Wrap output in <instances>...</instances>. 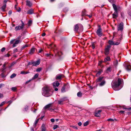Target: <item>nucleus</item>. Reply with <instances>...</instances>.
Here are the masks:
<instances>
[{"label":"nucleus","mask_w":131,"mask_h":131,"mask_svg":"<svg viewBox=\"0 0 131 131\" xmlns=\"http://www.w3.org/2000/svg\"><path fill=\"white\" fill-rule=\"evenodd\" d=\"M42 95L46 97H48L52 94V92L51 90L50 87L47 86L43 87L42 89Z\"/></svg>","instance_id":"1"},{"label":"nucleus","mask_w":131,"mask_h":131,"mask_svg":"<svg viewBox=\"0 0 131 131\" xmlns=\"http://www.w3.org/2000/svg\"><path fill=\"white\" fill-rule=\"evenodd\" d=\"M123 81V80L120 78L118 79V82L113 81L112 83V87L115 90H118L120 89L118 88L119 85L121 84Z\"/></svg>","instance_id":"2"},{"label":"nucleus","mask_w":131,"mask_h":131,"mask_svg":"<svg viewBox=\"0 0 131 131\" xmlns=\"http://www.w3.org/2000/svg\"><path fill=\"white\" fill-rule=\"evenodd\" d=\"M103 79V77L101 76L97 79L96 82L99 86L102 87L104 86L106 82Z\"/></svg>","instance_id":"3"},{"label":"nucleus","mask_w":131,"mask_h":131,"mask_svg":"<svg viewBox=\"0 0 131 131\" xmlns=\"http://www.w3.org/2000/svg\"><path fill=\"white\" fill-rule=\"evenodd\" d=\"M112 6L115 11L114 13L112 14L113 17L114 18L116 19L118 17V11L119 10L120 7L119 6H116L114 4H113Z\"/></svg>","instance_id":"4"},{"label":"nucleus","mask_w":131,"mask_h":131,"mask_svg":"<svg viewBox=\"0 0 131 131\" xmlns=\"http://www.w3.org/2000/svg\"><path fill=\"white\" fill-rule=\"evenodd\" d=\"M83 29L82 25L81 24H76L75 25L74 27V30L75 32H78V30L80 31H82Z\"/></svg>","instance_id":"5"},{"label":"nucleus","mask_w":131,"mask_h":131,"mask_svg":"<svg viewBox=\"0 0 131 131\" xmlns=\"http://www.w3.org/2000/svg\"><path fill=\"white\" fill-rule=\"evenodd\" d=\"M22 24L21 26L18 25L16 26L15 28V31H17L23 29L25 26V24L23 21L21 20Z\"/></svg>","instance_id":"6"},{"label":"nucleus","mask_w":131,"mask_h":131,"mask_svg":"<svg viewBox=\"0 0 131 131\" xmlns=\"http://www.w3.org/2000/svg\"><path fill=\"white\" fill-rule=\"evenodd\" d=\"M122 38H120L117 40V42H114L113 41L111 40H109L108 41V43L110 45H118L120 43L121 40H122Z\"/></svg>","instance_id":"7"},{"label":"nucleus","mask_w":131,"mask_h":131,"mask_svg":"<svg viewBox=\"0 0 131 131\" xmlns=\"http://www.w3.org/2000/svg\"><path fill=\"white\" fill-rule=\"evenodd\" d=\"M59 84V83L57 81H55L53 83V88L56 91H57L58 90V89L57 88L58 87Z\"/></svg>","instance_id":"8"},{"label":"nucleus","mask_w":131,"mask_h":131,"mask_svg":"<svg viewBox=\"0 0 131 131\" xmlns=\"http://www.w3.org/2000/svg\"><path fill=\"white\" fill-rule=\"evenodd\" d=\"M124 24L123 23L121 22L117 26L118 30V31H122L123 29Z\"/></svg>","instance_id":"9"},{"label":"nucleus","mask_w":131,"mask_h":131,"mask_svg":"<svg viewBox=\"0 0 131 131\" xmlns=\"http://www.w3.org/2000/svg\"><path fill=\"white\" fill-rule=\"evenodd\" d=\"M20 38L21 37L19 36L18 38L17 39H16L15 40V42L13 45V47H15L16 46V45L18 44L20 42Z\"/></svg>","instance_id":"10"},{"label":"nucleus","mask_w":131,"mask_h":131,"mask_svg":"<svg viewBox=\"0 0 131 131\" xmlns=\"http://www.w3.org/2000/svg\"><path fill=\"white\" fill-rule=\"evenodd\" d=\"M97 34L100 37H101L102 35V30L100 27L96 31Z\"/></svg>","instance_id":"11"},{"label":"nucleus","mask_w":131,"mask_h":131,"mask_svg":"<svg viewBox=\"0 0 131 131\" xmlns=\"http://www.w3.org/2000/svg\"><path fill=\"white\" fill-rule=\"evenodd\" d=\"M67 100V98L64 97L62 98L58 101V103L60 105L63 104H64V102Z\"/></svg>","instance_id":"12"},{"label":"nucleus","mask_w":131,"mask_h":131,"mask_svg":"<svg viewBox=\"0 0 131 131\" xmlns=\"http://www.w3.org/2000/svg\"><path fill=\"white\" fill-rule=\"evenodd\" d=\"M111 47L110 45H108L105 49V54L106 55H108L109 53V50Z\"/></svg>","instance_id":"13"},{"label":"nucleus","mask_w":131,"mask_h":131,"mask_svg":"<svg viewBox=\"0 0 131 131\" xmlns=\"http://www.w3.org/2000/svg\"><path fill=\"white\" fill-rule=\"evenodd\" d=\"M40 60H38L36 61L31 62V64L33 66H37L39 65L40 64Z\"/></svg>","instance_id":"14"},{"label":"nucleus","mask_w":131,"mask_h":131,"mask_svg":"<svg viewBox=\"0 0 131 131\" xmlns=\"http://www.w3.org/2000/svg\"><path fill=\"white\" fill-rule=\"evenodd\" d=\"M102 111L101 110H99L97 111L96 110L95 115L96 117H99L100 115V113Z\"/></svg>","instance_id":"15"},{"label":"nucleus","mask_w":131,"mask_h":131,"mask_svg":"<svg viewBox=\"0 0 131 131\" xmlns=\"http://www.w3.org/2000/svg\"><path fill=\"white\" fill-rule=\"evenodd\" d=\"M64 77L63 75L61 74H59L57 75L56 76V79L58 80L61 79L62 78Z\"/></svg>","instance_id":"16"},{"label":"nucleus","mask_w":131,"mask_h":131,"mask_svg":"<svg viewBox=\"0 0 131 131\" xmlns=\"http://www.w3.org/2000/svg\"><path fill=\"white\" fill-rule=\"evenodd\" d=\"M34 13V10L32 9H31L28 10L27 12V14H31Z\"/></svg>","instance_id":"17"},{"label":"nucleus","mask_w":131,"mask_h":131,"mask_svg":"<svg viewBox=\"0 0 131 131\" xmlns=\"http://www.w3.org/2000/svg\"><path fill=\"white\" fill-rule=\"evenodd\" d=\"M26 5L29 6V7H31L32 5V4L30 2V1H26Z\"/></svg>","instance_id":"18"},{"label":"nucleus","mask_w":131,"mask_h":131,"mask_svg":"<svg viewBox=\"0 0 131 131\" xmlns=\"http://www.w3.org/2000/svg\"><path fill=\"white\" fill-rule=\"evenodd\" d=\"M35 49L34 48H32L30 50V52L29 54H32L34 53L35 51Z\"/></svg>","instance_id":"19"},{"label":"nucleus","mask_w":131,"mask_h":131,"mask_svg":"<svg viewBox=\"0 0 131 131\" xmlns=\"http://www.w3.org/2000/svg\"><path fill=\"white\" fill-rule=\"evenodd\" d=\"M46 129L45 128V125L44 124H43L42 126L41 131H46Z\"/></svg>","instance_id":"20"},{"label":"nucleus","mask_w":131,"mask_h":131,"mask_svg":"<svg viewBox=\"0 0 131 131\" xmlns=\"http://www.w3.org/2000/svg\"><path fill=\"white\" fill-rule=\"evenodd\" d=\"M126 69L127 70L129 71L131 70V67L130 65H127L126 66Z\"/></svg>","instance_id":"21"},{"label":"nucleus","mask_w":131,"mask_h":131,"mask_svg":"<svg viewBox=\"0 0 131 131\" xmlns=\"http://www.w3.org/2000/svg\"><path fill=\"white\" fill-rule=\"evenodd\" d=\"M102 72V70H100L96 73V76L97 77H99L101 75Z\"/></svg>","instance_id":"22"},{"label":"nucleus","mask_w":131,"mask_h":131,"mask_svg":"<svg viewBox=\"0 0 131 131\" xmlns=\"http://www.w3.org/2000/svg\"><path fill=\"white\" fill-rule=\"evenodd\" d=\"M6 4H5L4 5H3L1 9L3 11H5V9L6 8Z\"/></svg>","instance_id":"23"},{"label":"nucleus","mask_w":131,"mask_h":131,"mask_svg":"<svg viewBox=\"0 0 131 131\" xmlns=\"http://www.w3.org/2000/svg\"><path fill=\"white\" fill-rule=\"evenodd\" d=\"M110 58L109 57H107L104 59V62H106L107 61H110Z\"/></svg>","instance_id":"24"},{"label":"nucleus","mask_w":131,"mask_h":131,"mask_svg":"<svg viewBox=\"0 0 131 131\" xmlns=\"http://www.w3.org/2000/svg\"><path fill=\"white\" fill-rule=\"evenodd\" d=\"M39 75L38 73H36L35 74L34 77L32 78V79H34L37 78L38 77Z\"/></svg>","instance_id":"25"},{"label":"nucleus","mask_w":131,"mask_h":131,"mask_svg":"<svg viewBox=\"0 0 131 131\" xmlns=\"http://www.w3.org/2000/svg\"><path fill=\"white\" fill-rule=\"evenodd\" d=\"M77 95L79 97H81L82 96V93L80 92H79L77 94Z\"/></svg>","instance_id":"26"},{"label":"nucleus","mask_w":131,"mask_h":131,"mask_svg":"<svg viewBox=\"0 0 131 131\" xmlns=\"http://www.w3.org/2000/svg\"><path fill=\"white\" fill-rule=\"evenodd\" d=\"M51 105L50 104L47 105L45 106L44 107V109H46L47 108H49L50 107Z\"/></svg>","instance_id":"27"},{"label":"nucleus","mask_w":131,"mask_h":131,"mask_svg":"<svg viewBox=\"0 0 131 131\" xmlns=\"http://www.w3.org/2000/svg\"><path fill=\"white\" fill-rule=\"evenodd\" d=\"M29 73L28 72H25L24 71H21L20 72V74H26Z\"/></svg>","instance_id":"28"},{"label":"nucleus","mask_w":131,"mask_h":131,"mask_svg":"<svg viewBox=\"0 0 131 131\" xmlns=\"http://www.w3.org/2000/svg\"><path fill=\"white\" fill-rule=\"evenodd\" d=\"M55 46L54 45H53L52 44H50L49 45V47H48L49 48H53V47H54Z\"/></svg>","instance_id":"29"},{"label":"nucleus","mask_w":131,"mask_h":131,"mask_svg":"<svg viewBox=\"0 0 131 131\" xmlns=\"http://www.w3.org/2000/svg\"><path fill=\"white\" fill-rule=\"evenodd\" d=\"M16 74L15 73L13 74L10 76V78L12 79L16 76Z\"/></svg>","instance_id":"30"},{"label":"nucleus","mask_w":131,"mask_h":131,"mask_svg":"<svg viewBox=\"0 0 131 131\" xmlns=\"http://www.w3.org/2000/svg\"><path fill=\"white\" fill-rule=\"evenodd\" d=\"M85 10H84L82 12V16H84V15H86V13H85Z\"/></svg>","instance_id":"31"},{"label":"nucleus","mask_w":131,"mask_h":131,"mask_svg":"<svg viewBox=\"0 0 131 131\" xmlns=\"http://www.w3.org/2000/svg\"><path fill=\"white\" fill-rule=\"evenodd\" d=\"M118 61L117 60H116L114 62V65L115 66H117L118 64Z\"/></svg>","instance_id":"32"},{"label":"nucleus","mask_w":131,"mask_h":131,"mask_svg":"<svg viewBox=\"0 0 131 131\" xmlns=\"http://www.w3.org/2000/svg\"><path fill=\"white\" fill-rule=\"evenodd\" d=\"M116 120V119H113L111 118H109L107 119V121H108L113 122L114 121V120Z\"/></svg>","instance_id":"33"},{"label":"nucleus","mask_w":131,"mask_h":131,"mask_svg":"<svg viewBox=\"0 0 131 131\" xmlns=\"http://www.w3.org/2000/svg\"><path fill=\"white\" fill-rule=\"evenodd\" d=\"M61 91L62 92H64L65 91V87L64 86H63L61 89Z\"/></svg>","instance_id":"34"},{"label":"nucleus","mask_w":131,"mask_h":131,"mask_svg":"<svg viewBox=\"0 0 131 131\" xmlns=\"http://www.w3.org/2000/svg\"><path fill=\"white\" fill-rule=\"evenodd\" d=\"M58 127V126L57 125H55L53 127V129L54 130H55Z\"/></svg>","instance_id":"35"},{"label":"nucleus","mask_w":131,"mask_h":131,"mask_svg":"<svg viewBox=\"0 0 131 131\" xmlns=\"http://www.w3.org/2000/svg\"><path fill=\"white\" fill-rule=\"evenodd\" d=\"M89 124V122L88 121H86L84 124V126H86L88 125Z\"/></svg>","instance_id":"36"},{"label":"nucleus","mask_w":131,"mask_h":131,"mask_svg":"<svg viewBox=\"0 0 131 131\" xmlns=\"http://www.w3.org/2000/svg\"><path fill=\"white\" fill-rule=\"evenodd\" d=\"M16 87H13L11 88V90L12 91H15L16 90Z\"/></svg>","instance_id":"37"},{"label":"nucleus","mask_w":131,"mask_h":131,"mask_svg":"<svg viewBox=\"0 0 131 131\" xmlns=\"http://www.w3.org/2000/svg\"><path fill=\"white\" fill-rule=\"evenodd\" d=\"M41 69L40 68H37L36 70V71L37 72H39L41 71Z\"/></svg>","instance_id":"38"},{"label":"nucleus","mask_w":131,"mask_h":131,"mask_svg":"<svg viewBox=\"0 0 131 131\" xmlns=\"http://www.w3.org/2000/svg\"><path fill=\"white\" fill-rule=\"evenodd\" d=\"M121 15L122 17L123 18H124V13L123 12L121 13Z\"/></svg>","instance_id":"39"},{"label":"nucleus","mask_w":131,"mask_h":131,"mask_svg":"<svg viewBox=\"0 0 131 131\" xmlns=\"http://www.w3.org/2000/svg\"><path fill=\"white\" fill-rule=\"evenodd\" d=\"M5 102L4 101L2 102L1 104H0V107L2 106L3 105H4L5 103Z\"/></svg>","instance_id":"40"},{"label":"nucleus","mask_w":131,"mask_h":131,"mask_svg":"<svg viewBox=\"0 0 131 131\" xmlns=\"http://www.w3.org/2000/svg\"><path fill=\"white\" fill-rule=\"evenodd\" d=\"M71 126L75 129H78V128H77V127L75 126Z\"/></svg>","instance_id":"41"},{"label":"nucleus","mask_w":131,"mask_h":131,"mask_svg":"<svg viewBox=\"0 0 131 131\" xmlns=\"http://www.w3.org/2000/svg\"><path fill=\"white\" fill-rule=\"evenodd\" d=\"M32 23V21L31 20H30L28 21V24L29 25H30Z\"/></svg>","instance_id":"42"},{"label":"nucleus","mask_w":131,"mask_h":131,"mask_svg":"<svg viewBox=\"0 0 131 131\" xmlns=\"http://www.w3.org/2000/svg\"><path fill=\"white\" fill-rule=\"evenodd\" d=\"M5 48L3 47L1 49V51L2 52H3L5 50Z\"/></svg>","instance_id":"43"},{"label":"nucleus","mask_w":131,"mask_h":131,"mask_svg":"<svg viewBox=\"0 0 131 131\" xmlns=\"http://www.w3.org/2000/svg\"><path fill=\"white\" fill-rule=\"evenodd\" d=\"M12 10H9L8 12V14L9 15H10L12 13Z\"/></svg>","instance_id":"44"},{"label":"nucleus","mask_w":131,"mask_h":131,"mask_svg":"<svg viewBox=\"0 0 131 131\" xmlns=\"http://www.w3.org/2000/svg\"><path fill=\"white\" fill-rule=\"evenodd\" d=\"M39 119H37V120H36L35 122V124L36 125V124L38 122V121H39Z\"/></svg>","instance_id":"45"},{"label":"nucleus","mask_w":131,"mask_h":131,"mask_svg":"<svg viewBox=\"0 0 131 131\" xmlns=\"http://www.w3.org/2000/svg\"><path fill=\"white\" fill-rule=\"evenodd\" d=\"M50 121L52 123H53L54 122V119L53 118H52L50 119Z\"/></svg>","instance_id":"46"},{"label":"nucleus","mask_w":131,"mask_h":131,"mask_svg":"<svg viewBox=\"0 0 131 131\" xmlns=\"http://www.w3.org/2000/svg\"><path fill=\"white\" fill-rule=\"evenodd\" d=\"M4 85L3 84H0V88H1L3 86H4Z\"/></svg>","instance_id":"47"},{"label":"nucleus","mask_w":131,"mask_h":131,"mask_svg":"<svg viewBox=\"0 0 131 131\" xmlns=\"http://www.w3.org/2000/svg\"><path fill=\"white\" fill-rule=\"evenodd\" d=\"M21 8L20 7H19L18 9H17V12H19L21 10Z\"/></svg>","instance_id":"48"},{"label":"nucleus","mask_w":131,"mask_h":131,"mask_svg":"<svg viewBox=\"0 0 131 131\" xmlns=\"http://www.w3.org/2000/svg\"><path fill=\"white\" fill-rule=\"evenodd\" d=\"M111 3H113L114 2L115 0H108Z\"/></svg>","instance_id":"49"},{"label":"nucleus","mask_w":131,"mask_h":131,"mask_svg":"<svg viewBox=\"0 0 131 131\" xmlns=\"http://www.w3.org/2000/svg\"><path fill=\"white\" fill-rule=\"evenodd\" d=\"M15 40V39H13V40H12L10 41V43H11V44H12V43H13L14 42V40Z\"/></svg>","instance_id":"50"},{"label":"nucleus","mask_w":131,"mask_h":131,"mask_svg":"<svg viewBox=\"0 0 131 131\" xmlns=\"http://www.w3.org/2000/svg\"><path fill=\"white\" fill-rule=\"evenodd\" d=\"M102 61H99V63H98L99 65L100 66H101V64L102 63Z\"/></svg>","instance_id":"51"},{"label":"nucleus","mask_w":131,"mask_h":131,"mask_svg":"<svg viewBox=\"0 0 131 131\" xmlns=\"http://www.w3.org/2000/svg\"><path fill=\"white\" fill-rule=\"evenodd\" d=\"M3 97V94H2L0 93V98Z\"/></svg>","instance_id":"52"},{"label":"nucleus","mask_w":131,"mask_h":131,"mask_svg":"<svg viewBox=\"0 0 131 131\" xmlns=\"http://www.w3.org/2000/svg\"><path fill=\"white\" fill-rule=\"evenodd\" d=\"M78 124L79 126H81L82 125V123L81 122H80L78 123Z\"/></svg>","instance_id":"53"},{"label":"nucleus","mask_w":131,"mask_h":131,"mask_svg":"<svg viewBox=\"0 0 131 131\" xmlns=\"http://www.w3.org/2000/svg\"><path fill=\"white\" fill-rule=\"evenodd\" d=\"M50 55V54L49 53H47L45 54V55H46L47 57L49 56Z\"/></svg>","instance_id":"54"},{"label":"nucleus","mask_w":131,"mask_h":131,"mask_svg":"<svg viewBox=\"0 0 131 131\" xmlns=\"http://www.w3.org/2000/svg\"><path fill=\"white\" fill-rule=\"evenodd\" d=\"M86 16H88V17L90 18H91L92 17V15H87Z\"/></svg>","instance_id":"55"},{"label":"nucleus","mask_w":131,"mask_h":131,"mask_svg":"<svg viewBox=\"0 0 131 131\" xmlns=\"http://www.w3.org/2000/svg\"><path fill=\"white\" fill-rule=\"evenodd\" d=\"M10 56V54H7L5 56L6 57H9Z\"/></svg>","instance_id":"56"},{"label":"nucleus","mask_w":131,"mask_h":131,"mask_svg":"<svg viewBox=\"0 0 131 131\" xmlns=\"http://www.w3.org/2000/svg\"><path fill=\"white\" fill-rule=\"evenodd\" d=\"M46 35V34L45 33H43L42 35V36H45Z\"/></svg>","instance_id":"57"},{"label":"nucleus","mask_w":131,"mask_h":131,"mask_svg":"<svg viewBox=\"0 0 131 131\" xmlns=\"http://www.w3.org/2000/svg\"><path fill=\"white\" fill-rule=\"evenodd\" d=\"M92 48L93 49H94V48L95 47L94 45V44H92Z\"/></svg>","instance_id":"58"},{"label":"nucleus","mask_w":131,"mask_h":131,"mask_svg":"<svg viewBox=\"0 0 131 131\" xmlns=\"http://www.w3.org/2000/svg\"><path fill=\"white\" fill-rule=\"evenodd\" d=\"M42 51V49H40L38 52L39 53H40Z\"/></svg>","instance_id":"59"},{"label":"nucleus","mask_w":131,"mask_h":131,"mask_svg":"<svg viewBox=\"0 0 131 131\" xmlns=\"http://www.w3.org/2000/svg\"><path fill=\"white\" fill-rule=\"evenodd\" d=\"M5 69V68H4V67H3V68H2V71H4Z\"/></svg>","instance_id":"60"},{"label":"nucleus","mask_w":131,"mask_h":131,"mask_svg":"<svg viewBox=\"0 0 131 131\" xmlns=\"http://www.w3.org/2000/svg\"><path fill=\"white\" fill-rule=\"evenodd\" d=\"M8 0H4V2L6 4V3L7 2Z\"/></svg>","instance_id":"61"},{"label":"nucleus","mask_w":131,"mask_h":131,"mask_svg":"<svg viewBox=\"0 0 131 131\" xmlns=\"http://www.w3.org/2000/svg\"><path fill=\"white\" fill-rule=\"evenodd\" d=\"M30 64H31V62H29L28 63V65L29 66V65H30Z\"/></svg>","instance_id":"62"},{"label":"nucleus","mask_w":131,"mask_h":131,"mask_svg":"<svg viewBox=\"0 0 131 131\" xmlns=\"http://www.w3.org/2000/svg\"><path fill=\"white\" fill-rule=\"evenodd\" d=\"M6 63H5V64H4V65H3V67H4V68H5V67L6 66Z\"/></svg>","instance_id":"63"},{"label":"nucleus","mask_w":131,"mask_h":131,"mask_svg":"<svg viewBox=\"0 0 131 131\" xmlns=\"http://www.w3.org/2000/svg\"><path fill=\"white\" fill-rule=\"evenodd\" d=\"M128 14L130 16H131V11L129 12Z\"/></svg>","instance_id":"64"}]
</instances>
